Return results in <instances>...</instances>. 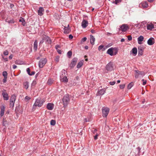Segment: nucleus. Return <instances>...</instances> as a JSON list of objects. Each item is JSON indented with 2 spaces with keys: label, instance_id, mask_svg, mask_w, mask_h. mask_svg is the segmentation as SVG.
Instances as JSON below:
<instances>
[{
  "label": "nucleus",
  "instance_id": "obj_61",
  "mask_svg": "<svg viewBox=\"0 0 156 156\" xmlns=\"http://www.w3.org/2000/svg\"><path fill=\"white\" fill-rule=\"evenodd\" d=\"M79 77L78 76H76V78L74 80H75V81H76V80H78V79H79Z\"/></svg>",
  "mask_w": 156,
  "mask_h": 156
},
{
  "label": "nucleus",
  "instance_id": "obj_57",
  "mask_svg": "<svg viewBox=\"0 0 156 156\" xmlns=\"http://www.w3.org/2000/svg\"><path fill=\"white\" fill-rule=\"evenodd\" d=\"M25 99L27 100H29L30 99V98L28 96H26L25 98Z\"/></svg>",
  "mask_w": 156,
  "mask_h": 156
},
{
  "label": "nucleus",
  "instance_id": "obj_24",
  "mask_svg": "<svg viewBox=\"0 0 156 156\" xmlns=\"http://www.w3.org/2000/svg\"><path fill=\"white\" fill-rule=\"evenodd\" d=\"M44 38L46 40L47 43L48 44H51V41L49 37L47 36H45Z\"/></svg>",
  "mask_w": 156,
  "mask_h": 156
},
{
  "label": "nucleus",
  "instance_id": "obj_11",
  "mask_svg": "<svg viewBox=\"0 0 156 156\" xmlns=\"http://www.w3.org/2000/svg\"><path fill=\"white\" fill-rule=\"evenodd\" d=\"M88 22L85 20H83L81 23V26L83 28H86L88 26Z\"/></svg>",
  "mask_w": 156,
  "mask_h": 156
},
{
  "label": "nucleus",
  "instance_id": "obj_39",
  "mask_svg": "<svg viewBox=\"0 0 156 156\" xmlns=\"http://www.w3.org/2000/svg\"><path fill=\"white\" fill-rule=\"evenodd\" d=\"M66 73V72L64 69H63L62 71V75L61 76H66L65 74Z\"/></svg>",
  "mask_w": 156,
  "mask_h": 156
},
{
  "label": "nucleus",
  "instance_id": "obj_43",
  "mask_svg": "<svg viewBox=\"0 0 156 156\" xmlns=\"http://www.w3.org/2000/svg\"><path fill=\"white\" fill-rule=\"evenodd\" d=\"M125 84L120 85L119 86L120 88L121 89H124L125 87Z\"/></svg>",
  "mask_w": 156,
  "mask_h": 156
},
{
  "label": "nucleus",
  "instance_id": "obj_51",
  "mask_svg": "<svg viewBox=\"0 0 156 156\" xmlns=\"http://www.w3.org/2000/svg\"><path fill=\"white\" fill-rule=\"evenodd\" d=\"M35 73V72H34V71H32L31 73H30V74H29V75L30 76H32V75H34Z\"/></svg>",
  "mask_w": 156,
  "mask_h": 156
},
{
  "label": "nucleus",
  "instance_id": "obj_60",
  "mask_svg": "<svg viewBox=\"0 0 156 156\" xmlns=\"http://www.w3.org/2000/svg\"><path fill=\"white\" fill-rule=\"evenodd\" d=\"M98 135L97 134L95 136H94V139L95 140H96L98 138Z\"/></svg>",
  "mask_w": 156,
  "mask_h": 156
},
{
  "label": "nucleus",
  "instance_id": "obj_37",
  "mask_svg": "<svg viewBox=\"0 0 156 156\" xmlns=\"http://www.w3.org/2000/svg\"><path fill=\"white\" fill-rule=\"evenodd\" d=\"M2 75L4 77H7V73L6 71H4L2 73Z\"/></svg>",
  "mask_w": 156,
  "mask_h": 156
},
{
  "label": "nucleus",
  "instance_id": "obj_2",
  "mask_svg": "<svg viewBox=\"0 0 156 156\" xmlns=\"http://www.w3.org/2000/svg\"><path fill=\"white\" fill-rule=\"evenodd\" d=\"M70 99L68 94L65 95L63 98V102L64 105V107H66L69 103Z\"/></svg>",
  "mask_w": 156,
  "mask_h": 156
},
{
  "label": "nucleus",
  "instance_id": "obj_13",
  "mask_svg": "<svg viewBox=\"0 0 156 156\" xmlns=\"http://www.w3.org/2000/svg\"><path fill=\"white\" fill-rule=\"evenodd\" d=\"M54 107V105L53 104L51 103H48L47 105V108L50 110H52Z\"/></svg>",
  "mask_w": 156,
  "mask_h": 156
},
{
  "label": "nucleus",
  "instance_id": "obj_4",
  "mask_svg": "<svg viewBox=\"0 0 156 156\" xmlns=\"http://www.w3.org/2000/svg\"><path fill=\"white\" fill-rule=\"evenodd\" d=\"M16 99V96L14 95H12L11 97L10 101V107L13 108L14 106V103Z\"/></svg>",
  "mask_w": 156,
  "mask_h": 156
},
{
  "label": "nucleus",
  "instance_id": "obj_5",
  "mask_svg": "<svg viewBox=\"0 0 156 156\" xmlns=\"http://www.w3.org/2000/svg\"><path fill=\"white\" fill-rule=\"evenodd\" d=\"M102 110L103 116L106 117L109 112V109L108 108L103 107L102 108Z\"/></svg>",
  "mask_w": 156,
  "mask_h": 156
},
{
  "label": "nucleus",
  "instance_id": "obj_56",
  "mask_svg": "<svg viewBox=\"0 0 156 156\" xmlns=\"http://www.w3.org/2000/svg\"><path fill=\"white\" fill-rule=\"evenodd\" d=\"M69 37L70 39H72L73 37V36L71 34H70L69 35Z\"/></svg>",
  "mask_w": 156,
  "mask_h": 156
},
{
  "label": "nucleus",
  "instance_id": "obj_44",
  "mask_svg": "<svg viewBox=\"0 0 156 156\" xmlns=\"http://www.w3.org/2000/svg\"><path fill=\"white\" fill-rule=\"evenodd\" d=\"M104 47V45H100L98 48V49L99 51L101 50Z\"/></svg>",
  "mask_w": 156,
  "mask_h": 156
},
{
  "label": "nucleus",
  "instance_id": "obj_36",
  "mask_svg": "<svg viewBox=\"0 0 156 156\" xmlns=\"http://www.w3.org/2000/svg\"><path fill=\"white\" fill-rule=\"evenodd\" d=\"M72 55V52L71 51H69L67 53V55L68 58H70Z\"/></svg>",
  "mask_w": 156,
  "mask_h": 156
},
{
  "label": "nucleus",
  "instance_id": "obj_17",
  "mask_svg": "<svg viewBox=\"0 0 156 156\" xmlns=\"http://www.w3.org/2000/svg\"><path fill=\"white\" fill-rule=\"evenodd\" d=\"M69 27V25H68L67 27H64V33L65 34H68L70 31V30Z\"/></svg>",
  "mask_w": 156,
  "mask_h": 156
},
{
  "label": "nucleus",
  "instance_id": "obj_45",
  "mask_svg": "<svg viewBox=\"0 0 156 156\" xmlns=\"http://www.w3.org/2000/svg\"><path fill=\"white\" fill-rule=\"evenodd\" d=\"M9 54V52L8 51L6 50L4 51L3 52V54L5 55H8Z\"/></svg>",
  "mask_w": 156,
  "mask_h": 156
},
{
  "label": "nucleus",
  "instance_id": "obj_25",
  "mask_svg": "<svg viewBox=\"0 0 156 156\" xmlns=\"http://www.w3.org/2000/svg\"><path fill=\"white\" fill-rule=\"evenodd\" d=\"M83 62L84 61L83 60L80 61V62H79L77 65V68H80L83 66Z\"/></svg>",
  "mask_w": 156,
  "mask_h": 156
},
{
  "label": "nucleus",
  "instance_id": "obj_41",
  "mask_svg": "<svg viewBox=\"0 0 156 156\" xmlns=\"http://www.w3.org/2000/svg\"><path fill=\"white\" fill-rule=\"evenodd\" d=\"M59 56H57L56 57L55 59V61L56 62H58L59 61Z\"/></svg>",
  "mask_w": 156,
  "mask_h": 156
},
{
  "label": "nucleus",
  "instance_id": "obj_6",
  "mask_svg": "<svg viewBox=\"0 0 156 156\" xmlns=\"http://www.w3.org/2000/svg\"><path fill=\"white\" fill-rule=\"evenodd\" d=\"M47 62V59L46 58H41L39 62V66L40 68H43L45 64Z\"/></svg>",
  "mask_w": 156,
  "mask_h": 156
},
{
  "label": "nucleus",
  "instance_id": "obj_48",
  "mask_svg": "<svg viewBox=\"0 0 156 156\" xmlns=\"http://www.w3.org/2000/svg\"><path fill=\"white\" fill-rule=\"evenodd\" d=\"M115 83V82L114 81H111L109 82L110 84L111 85H114Z\"/></svg>",
  "mask_w": 156,
  "mask_h": 156
},
{
  "label": "nucleus",
  "instance_id": "obj_23",
  "mask_svg": "<svg viewBox=\"0 0 156 156\" xmlns=\"http://www.w3.org/2000/svg\"><path fill=\"white\" fill-rule=\"evenodd\" d=\"M61 78H61V80L63 82H65V83H67L68 82V79L67 78V77L66 76H61Z\"/></svg>",
  "mask_w": 156,
  "mask_h": 156
},
{
  "label": "nucleus",
  "instance_id": "obj_9",
  "mask_svg": "<svg viewBox=\"0 0 156 156\" xmlns=\"http://www.w3.org/2000/svg\"><path fill=\"white\" fill-rule=\"evenodd\" d=\"M120 28L122 32H126L129 28V27L127 24H123L120 27Z\"/></svg>",
  "mask_w": 156,
  "mask_h": 156
},
{
  "label": "nucleus",
  "instance_id": "obj_33",
  "mask_svg": "<svg viewBox=\"0 0 156 156\" xmlns=\"http://www.w3.org/2000/svg\"><path fill=\"white\" fill-rule=\"evenodd\" d=\"M113 51L114 53V55H116L118 52V48H113Z\"/></svg>",
  "mask_w": 156,
  "mask_h": 156
},
{
  "label": "nucleus",
  "instance_id": "obj_46",
  "mask_svg": "<svg viewBox=\"0 0 156 156\" xmlns=\"http://www.w3.org/2000/svg\"><path fill=\"white\" fill-rule=\"evenodd\" d=\"M27 73L29 75V74L30 73V69L29 68H27Z\"/></svg>",
  "mask_w": 156,
  "mask_h": 156
},
{
  "label": "nucleus",
  "instance_id": "obj_49",
  "mask_svg": "<svg viewBox=\"0 0 156 156\" xmlns=\"http://www.w3.org/2000/svg\"><path fill=\"white\" fill-rule=\"evenodd\" d=\"M128 39L129 41H131L132 39V37L131 36H128Z\"/></svg>",
  "mask_w": 156,
  "mask_h": 156
},
{
  "label": "nucleus",
  "instance_id": "obj_3",
  "mask_svg": "<svg viewBox=\"0 0 156 156\" xmlns=\"http://www.w3.org/2000/svg\"><path fill=\"white\" fill-rule=\"evenodd\" d=\"M135 76L136 78H138L139 77H142L145 75L144 72L143 71H140L138 70H135Z\"/></svg>",
  "mask_w": 156,
  "mask_h": 156
},
{
  "label": "nucleus",
  "instance_id": "obj_58",
  "mask_svg": "<svg viewBox=\"0 0 156 156\" xmlns=\"http://www.w3.org/2000/svg\"><path fill=\"white\" fill-rule=\"evenodd\" d=\"M16 68H17L16 66L15 65H13L12 66V68H13V69H16Z\"/></svg>",
  "mask_w": 156,
  "mask_h": 156
},
{
  "label": "nucleus",
  "instance_id": "obj_7",
  "mask_svg": "<svg viewBox=\"0 0 156 156\" xmlns=\"http://www.w3.org/2000/svg\"><path fill=\"white\" fill-rule=\"evenodd\" d=\"M106 69L108 71H111L114 69V66L113 63L110 62L108 63L106 66Z\"/></svg>",
  "mask_w": 156,
  "mask_h": 156
},
{
  "label": "nucleus",
  "instance_id": "obj_1",
  "mask_svg": "<svg viewBox=\"0 0 156 156\" xmlns=\"http://www.w3.org/2000/svg\"><path fill=\"white\" fill-rule=\"evenodd\" d=\"M44 102L45 101L44 100H41L39 98L37 99L33 106V109L35 110L37 106L38 107H41Z\"/></svg>",
  "mask_w": 156,
  "mask_h": 156
},
{
  "label": "nucleus",
  "instance_id": "obj_20",
  "mask_svg": "<svg viewBox=\"0 0 156 156\" xmlns=\"http://www.w3.org/2000/svg\"><path fill=\"white\" fill-rule=\"evenodd\" d=\"M144 37L142 36H139L138 39V43L139 44H142L141 42L143 41Z\"/></svg>",
  "mask_w": 156,
  "mask_h": 156
},
{
  "label": "nucleus",
  "instance_id": "obj_63",
  "mask_svg": "<svg viewBox=\"0 0 156 156\" xmlns=\"http://www.w3.org/2000/svg\"><path fill=\"white\" fill-rule=\"evenodd\" d=\"M59 48V46L58 45H56L55 46L56 49L57 50H58V48Z\"/></svg>",
  "mask_w": 156,
  "mask_h": 156
},
{
  "label": "nucleus",
  "instance_id": "obj_32",
  "mask_svg": "<svg viewBox=\"0 0 156 156\" xmlns=\"http://www.w3.org/2000/svg\"><path fill=\"white\" fill-rule=\"evenodd\" d=\"M19 22H21L22 23V25L23 26H24L25 25V24H26L25 21L24 20L22 17H21L20 18V19L19 20Z\"/></svg>",
  "mask_w": 156,
  "mask_h": 156
},
{
  "label": "nucleus",
  "instance_id": "obj_55",
  "mask_svg": "<svg viewBox=\"0 0 156 156\" xmlns=\"http://www.w3.org/2000/svg\"><path fill=\"white\" fill-rule=\"evenodd\" d=\"M13 57V55L12 54L9 57V58L10 59H11Z\"/></svg>",
  "mask_w": 156,
  "mask_h": 156
},
{
  "label": "nucleus",
  "instance_id": "obj_47",
  "mask_svg": "<svg viewBox=\"0 0 156 156\" xmlns=\"http://www.w3.org/2000/svg\"><path fill=\"white\" fill-rule=\"evenodd\" d=\"M142 81H143L142 84L143 85H145L146 84L147 82V81L146 80H144V79H143L142 80Z\"/></svg>",
  "mask_w": 156,
  "mask_h": 156
},
{
  "label": "nucleus",
  "instance_id": "obj_26",
  "mask_svg": "<svg viewBox=\"0 0 156 156\" xmlns=\"http://www.w3.org/2000/svg\"><path fill=\"white\" fill-rule=\"evenodd\" d=\"M5 21L7 23H8L9 24H12L13 23L15 22V21L13 19H7L5 20Z\"/></svg>",
  "mask_w": 156,
  "mask_h": 156
},
{
  "label": "nucleus",
  "instance_id": "obj_19",
  "mask_svg": "<svg viewBox=\"0 0 156 156\" xmlns=\"http://www.w3.org/2000/svg\"><path fill=\"white\" fill-rule=\"evenodd\" d=\"M105 92V89H102L99 90L98 93V95H101L104 94Z\"/></svg>",
  "mask_w": 156,
  "mask_h": 156
},
{
  "label": "nucleus",
  "instance_id": "obj_34",
  "mask_svg": "<svg viewBox=\"0 0 156 156\" xmlns=\"http://www.w3.org/2000/svg\"><path fill=\"white\" fill-rule=\"evenodd\" d=\"M53 83V80L51 78H49L47 82V83L49 85H51Z\"/></svg>",
  "mask_w": 156,
  "mask_h": 156
},
{
  "label": "nucleus",
  "instance_id": "obj_35",
  "mask_svg": "<svg viewBox=\"0 0 156 156\" xmlns=\"http://www.w3.org/2000/svg\"><path fill=\"white\" fill-rule=\"evenodd\" d=\"M133 82L130 83L128 85V89H130L131 88V87L133 86Z\"/></svg>",
  "mask_w": 156,
  "mask_h": 156
},
{
  "label": "nucleus",
  "instance_id": "obj_38",
  "mask_svg": "<svg viewBox=\"0 0 156 156\" xmlns=\"http://www.w3.org/2000/svg\"><path fill=\"white\" fill-rule=\"evenodd\" d=\"M121 0H115V1H114L112 2L113 3H115V4H117L118 3L121 2Z\"/></svg>",
  "mask_w": 156,
  "mask_h": 156
},
{
  "label": "nucleus",
  "instance_id": "obj_52",
  "mask_svg": "<svg viewBox=\"0 0 156 156\" xmlns=\"http://www.w3.org/2000/svg\"><path fill=\"white\" fill-rule=\"evenodd\" d=\"M7 77H4L3 79V82L4 83H5L6 81V79H7Z\"/></svg>",
  "mask_w": 156,
  "mask_h": 156
},
{
  "label": "nucleus",
  "instance_id": "obj_15",
  "mask_svg": "<svg viewBox=\"0 0 156 156\" xmlns=\"http://www.w3.org/2000/svg\"><path fill=\"white\" fill-rule=\"evenodd\" d=\"M140 5H141L143 8H147L148 6V4L147 2H142L140 3Z\"/></svg>",
  "mask_w": 156,
  "mask_h": 156
},
{
  "label": "nucleus",
  "instance_id": "obj_28",
  "mask_svg": "<svg viewBox=\"0 0 156 156\" xmlns=\"http://www.w3.org/2000/svg\"><path fill=\"white\" fill-rule=\"evenodd\" d=\"M23 85L24 88L26 89H27L29 87V83L28 82H24L23 83Z\"/></svg>",
  "mask_w": 156,
  "mask_h": 156
},
{
  "label": "nucleus",
  "instance_id": "obj_50",
  "mask_svg": "<svg viewBox=\"0 0 156 156\" xmlns=\"http://www.w3.org/2000/svg\"><path fill=\"white\" fill-rule=\"evenodd\" d=\"M87 40V38L86 37H84L82 39V41L83 42H84Z\"/></svg>",
  "mask_w": 156,
  "mask_h": 156
},
{
  "label": "nucleus",
  "instance_id": "obj_42",
  "mask_svg": "<svg viewBox=\"0 0 156 156\" xmlns=\"http://www.w3.org/2000/svg\"><path fill=\"white\" fill-rule=\"evenodd\" d=\"M36 83H37L36 80H33V81L32 82V83L31 84V86H34L36 84Z\"/></svg>",
  "mask_w": 156,
  "mask_h": 156
},
{
  "label": "nucleus",
  "instance_id": "obj_59",
  "mask_svg": "<svg viewBox=\"0 0 156 156\" xmlns=\"http://www.w3.org/2000/svg\"><path fill=\"white\" fill-rule=\"evenodd\" d=\"M137 149L138 151V153H140V151L141 150V148L140 147H138L137 148Z\"/></svg>",
  "mask_w": 156,
  "mask_h": 156
},
{
  "label": "nucleus",
  "instance_id": "obj_30",
  "mask_svg": "<svg viewBox=\"0 0 156 156\" xmlns=\"http://www.w3.org/2000/svg\"><path fill=\"white\" fill-rule=\"evenodd\" d=\"M24 62L20 60H17L15 62V63L17 65H22L24 64Z\"/></svg>",
  "mask_w": 156,
  "mask_h": 156
},
{
  "label": "nucleus",
  "instance_id": "obj_27",
  "mask_svg": "<svg viewBox=\"0 0 156 156\" xmlns=\"http://www.w3.org/2000/svg\"><path fill=\"white\" fill-rule=\"evenodd\" d=\"M37 48V40L34 41V49L35 51H36Z\"/></svg>",
  "mask_w": 156,
  "mask_h": 156
},
{
  "label": "nucleus",
  "instance_id": "obj_53",
  "mask_svg": "<svg viewBox=\"0 0 156 156\" xmlns=\"http://www.w3.org/2000/svg\"><path fill=\"white\" fill-rule=\"evenodd\" d=\"M57 51L59 54H61L62 53V51L61 50L58 49L57 50Z\"/></svg>",
  "mask_w": 156,
  "mask_h": 156
},
{
  "label": "nucleus",
  "instance_id": "obj_54",
  "mask_svg": "<svg viewBox=\"0 0 156 156\" xmlns=\"http://www.w3.org/2000/svg\"><path fill=\"white\" fill-rule=\"evenodd\" d=\"M44 42V39H43L41 40V41L40 42L39 44H42Z\"/></svg>",
  "mask_w": 156,
  "mask_h": 156
},
{
  "label": "nucleus",
  "instance_id": "obj_18",
  "mask_svg": "<svg viewBox=\"0 0 156 156\" xmlns=\"http://www.w3.org/2000/svg\"><path fill=\"white\" fill-rule=\"evenodd\" d=\"M147 30H152L154 28V25L152 23L147 24Z\"/></svg>",
  "mask_w": 156,
  "mask_h": 156
},
{
  "label": "nucleus",
  "instance_id": "obj_14",
  "mask_svg": "<svg viewBox=\"0 0 156 156\" xmlns=\"http://www.w3.org/2000/svg\"><path fill=\"white\" fill-rule=\"evenodd\" d=\"M113 51V48H111L108 49L107 53L109 55L111 56H113L114 55Z\"/></svg>",
  "mask_w": 156,
  "mask_h": 156
},
{
  "label": "nucleus",
  "instance_id": "obj_22",
  "mask_svg": "<svg viewBox=\"0 0 156 156\" xmlns=\"http://www.w3.org/2000/svg\"><path fill=\"white\" fill-rule=\"evenodd\" d=\"M90 43L93 45L94 44V42L95 41V38L92 35H90Z\"/></svg>",
  "mask_w": 156,
  "mask_h": 156
},
{
  "label": "nucleus",
  "instance_id": "obj_10",
  "mask_svg": "<svg viewBox=\"0 0 156 156\" xmlns=\"http://www.w3.org/2000/svg\"><path fill=\"white\" fill-rule=\"evenodd\" d=\"M147 43L149 45H151L154 43V39L153 37H150L147 41Z\"/></svg>",
  "mask_w": 156,
  "mask_h": 156
},
{
  "label": "nucleus",
  "instance_id": "obj_12",
  "mask_svg": "<svg viewBox=\"0 0 156 156\" xmlns=\"http://www.w3.org/2000/svg\"><path fill=\"white\" fill-rule=\"evenodd\" d=\"M44 10L42 7H40L38 11V15L40 16H42L43 15V12Z\"/></svg>",
  "mask_w": 156,
  "mask_h": 156
},
{
  "label": "nucleus",
  "instance_id": "obj_31",
  "mask_svg": "<svg viewBox=\"0 0 156 156\" xmlns=\"http://www.w3.org/2000/svg\"><path fill=\"white\" fill-rule=\"evenodd\" d=\"M143 49L141 47L138 48V55H141L143 54Z\"/></svg>",
  "mask_w": 156,
  "mask_h": 156
},
{
  "label": "nucleus",
  "instance_id": "obj_16",
  "mask_svg": "<svg viewBox=\"0 0 156 156\" xmlns=\"http://www.w3.org/2000/svg\"><path fill=\"white\" fill-rule=\"evenodd\" d=\"M2 95L4 100H7L9 99L8 95L7 93L4 92H2Z\"/></svg>",
  "mask_w": 156,
  "mask_h": 156
},
{
  "label": "nucleus",
  "instance_id": "obj_64",
  "mask_svg": "<svg viewBox=\"0 0 156 156\" xmlns=\"http://www.w3.org/2000/svg\"><path fill=\"white\" fill-rule=\"evenodd\" d=\"M125 41V39L124 38H122L121 40V41L123 42Z\"/></svg>",
  "mask_w": 156,
  "mask_h": 156
},
{
  "label": "nucleus",
  "instance_id": "obj_29",
  "mask_svg": "<svg viewBox=\"0 0 156 156\" xmlns=\"http://www.w3.org/2000/svg\"><path fill=\"white\" fill-rule=\"evenodd\" d=\"M131 52H132V53L134 54L135 55H136L137 52V50L136 48H133Z\"/></svg>",
  "mask_w": 156,
  "mask_h": 156
},
{
  "label": "nucleus",
  "instance_id": "obj_40",
  "mask_svg": "<svg viewBox=\"0 0 156 156\" xmlns=\"http://www.w3.org/2000/svg\"><path fill=\"white\" fill-rule=\"evenodd\" d=\"M55 120H51L50 122L51 125L52 126H54L55 124Z\"/></svg>",
  "mask_w": 156,
  "mask_h": 156
},
{
  "label": "nucleus",
  "instance_id": "obj_8",
  "mask_svg": "<svg viewBox=\"0 0 156 156\" xmlns=\"http://www.w3.org/2000/svg\"><path fill=\"white\" fill-rule=\"evenodd\" d=\"M78 59L76 58H73L69 66L71 68H73L76 65L77 61Z\"/></svg>",
  "mask_w": 156,
  "mask_h": 156
},
{
  "label": "nucleus",
  "instance_id": "obj_62",
  "mask_svg": "<svg viewBox=\"0 0 156 156\" xmlns=\"http://www.w3.org/2000/svg\"><path fill=\"white\" fill-rule=\"evenodd\" d=\"M91 32L92 33H95V31L94 30H91Z\"/></svg>",
  "mask_w": 156,
  "mask_h": 156
},
{
  "label": "nucleus",
  "instance_id": "obj_21",
  "mask_svg": "<svg viewBox=\"0 0 156 156\" xmlns=\"http://www.w3.org/2000/svg\"><path fill=\"white\" fill-rule=\"evenodd\" d=\"M5 107L4 106H2L1 107L0 115L2 116L3 115L5 112Z\"/></svg>",
  "mask_w": 156,
  "mask_h": 156
}]
</instances>
